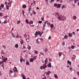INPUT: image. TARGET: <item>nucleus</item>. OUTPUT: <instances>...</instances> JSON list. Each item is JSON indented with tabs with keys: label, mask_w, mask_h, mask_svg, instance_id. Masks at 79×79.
Here are the masks:
<instances>
[{
	"label": "nucleus",
	"mask_w": 79,
	"mask_h": 79,
	"mask_svg": "<svg viewBox=\"0 0 79 79\" xmlns=\"http://www.w3.org/2000/svg\"><path fill=\"white\" fill-rule=\"evenodd\" d=\"M25 12H24V10H22V13L23 14V15H24V13Z\"/></svg>",
	"instance_id": "6e6d98bb"
},
{
	"label": "nucleus",
	"mask_w": 79,
	"mask_h": 79,
	"mask_svg": "<svg viewBox=\"0 0 79 79\" xmlns=\"http://www.w3.org/2000/svg\"><path fill=\"white\" fill-rule=\"evenodd\" d=\"M26 41L27 42H29V39H26Z\"/></svg>",
	"instance_id": "de8ad7c7"
},
{
	"label": "nucleus",
	"mask_w": 79,
	"mask_h": 79,
	"mask_svg": "<svg viewBox=\"0 0 79 79\" xmlns=\"http://www.w3.org/2000/svg\"><path fill=\"white\" fill-rule=\"evenodd\" d=\"M37 56H35L33 57V60H36V59H37Z\"/></svg>",
	"instance_id": "aec40b11"
},
{
	"label": "nucleus",
	"mask_w": 79,
	"mask_h": 79,
	"mask_svg": "<svg viewBox=\"0 0 79 79\" xmlns=\"http://www.w3.org/2000/svg\"><path fill=\"white\" fill-rule=\"evenodd\" d=\"M54 2V0H50L49 1L50 3H53Z\"/></svg>",
	"instance_id": "c9c22d12"
},
{
	"label": "nucleus",
	"mask_w": 79,
	"mask_h": 79,
	"mask_svg": "<svg viewBox=\"0 0 79 79\" xmlns=\"http://www.w3.org/2000/svg\"><path fill=\"white\" fill-rule=\"evenodd\" d=\"M22 7L23 8H26V5H23Z\"/></svg>",
	"instance_id": "bb28decb"
},
{
	"label": "nucleus",
	"mask_w": 79,
	"mask_h": 79,
	"mask_svg": "<svg viewBox=\"0 0 79 79\" xmlns=\"http://www.w3.org/2000/svg\"><path fill=\"white\" fill-rule=\"evenodd\" d=\"M46 26H48V21H46L45 22H44V24L43 25L44 29H45V27Z\"/></svg>",
	"instance_id": "f03ea898"
},
{
	"label": "nucleus",
	"mask_w": 79,
	"mask_h": 79,
	"mask_svg": "<svg viewBox=\"0 0 79 79\" xmlns=\"http://www.w3.org/2000/svg\"><path fill=\"white\" fill-rule=\"evenodd\" d=\"M59 13L58 12H56L55 14V16H59Z\"/></svg>",
	"instance_id": "5701e85b"
},
{
	"label": "nucleus",
	"mask_w": 79,
	"mask_h": 79,
	"mask_svg": "<svg viewBox=\"0 0 79 79\" xmlns=\"http://www.w3.org/2000/svg\"><path fill=\"white\" fill-rule=\"evenodd\" d=\"M44 52H45V53H47V52L48 51V49L47 48H44Z\"/></svg>",
	"instance_id": "2eb2a0df"
},
{
	"label": "nucleus",
	"mask_w": 79,
	"mask_h": 79,
	"mask_svg": "<svg viewBox=\"0 0 79 79\" xmlns=\"http://www.w3.org/2000/svg\"><path fill=\"white\" fill-rule=\"evenodd\" d=\"M2 61L3 62H6V61H7V60H8V58L6 57H5L4 58H3V59H2Z\"/></svg>",
	"instance_id": "423d86ee"
},
{
	"label": "nucleus",
	"mask_w": 79,
	"mask_h": 79,
	"mask_svg": "<svg viewBox=\"0 0 79 79\" xmlns=\"http://www.w3.org/2000/svg\"><path fill=\"white\" fill-rule=\"evenodd\" d=\"M0 64L1 65H3V62H0Z\"/></svg>",
	"instance_id": "13d9d810"
},
{
	"label": "nucleus",
	"mask_w": 79,
	"mask_h": 79,
	"mask_svg": "<svg viewBox=\"0 0 79 79\" xmlns=\"http://www.w3.org/2000/svg\"><path fill=\"white\" fill-rule=\"evenodd\" d=\"M26 64L27 65H29V62L28 61H27L26 62Z\"/></svg>",
	"instance_id": "72a5a7b5"
},
{
	"label": "nucleus",
	"mask_w": 79,
	"mask_h": 79,
	"mask_svg": "<svg viewBox=\"0 0 79 79\" xmlns=\"http://www.w3.org/2000/svg\"><path fill=\"white\" fill-rule=\"evenodd\" d=\"M2 61H3V60L2 59L1 57L0 58V63H1L2 62Z\"/></svg>",
	"instance_id": "4c0bfd02"
},
{
	"label": "nucleus",
	"mask_w": 79,
	"mask_h": 79,
	"mask_svg": "<svg viewBox=\"0 0 79 79\" xmlns=\"http://www.w3.org/2000/svg\"><path fill=\"white\" fill-rule=\"evenodd\" d=\"M3 48H4L5 49H6V46H5V45H3Z\"/></svg>",
	"instance_id": "bf43d9fd"
},
{
	"label": "nucleus",
	"mask_w": 79,
	"mask_h": 79,
	"mask_svg": "<svg viewBox=\"0 0 79 79\" xmlns=\"http://www.w3.org/2000/svg\"><path fill=\"white\" fill-rule=\"evenodd\" d=\"M32 24H29V25H30V26H31V27H33V26H34V25H33Z\"/></svg>",
	"instance_id": "864d4df0"
},
{
	"label": "nucleus",
	"mask_w": 79,
	"mask_h": 79,
	"mask_svg": "<svg viewBox=\"0 0 79 79\" xmlns=\"http://www.w3.org/2000/svg\"><path fill=\"white\" fill-rule=\"evenodd\" d=\"M64 38L65 39H68V36H67V35H65L64 37Z\"/></svg>",
	"instance_id": "e433bc0d"
},
{
	"label": "nucleus",
	"mask_w": 79,
	"mask_h": 79,
	"mask_svg": "<svg viewBox=\"0 0 79 79\" xmlns=\"http://www.w3.org/2000/svg\"><path fill=\"white\" fill-rule=\"evenodd\" d=\"M50 27L51 28H53V25L52 24L51 25Z\"/></svg>",
	"instance_id": "79ce46f5"
},
{
	"label": "nucleus",
	"mask_w": 79,
	"mask_h": 79,
	"mask_svg": "<svg viewBox=\"0 0 79 79\" xmlns=\"http://www.w3.org/2000/svg\"><path fill=\"white\" fill-rule=\"evenodd\" d=\"M21 23V21L18 20L17 21V24H19V23Z\"/></svg>",
	"instance_id": "3c124183"
},
{
	"label": "nucleus",
	"mask_w": 79,
	"mask_h": 79,
	"mask_svg": "<svg viewBox=\"0 0 79 79\" xmlns=\"http://www.w3.org/2000/svg\"><path fill=\"white\" fill-rule=\"evenodd\" d=\"M34 52H35V53L36 54H37V53H38V51H37V50H34Z\"/></svg>",
	"instance_id": "473e14b6"
},
{
	"label": "nucleus",
	"mask_w": 79,
	"mask_h": 79,
	"mask_svg": "<svg viewBox=\"0 0 79 79\" xmlns=\"http://www.w3.org/2000/svg\"><path fill=\"white\" fill-rule=\"evenodd\" d=\"M30 16H32V13H31L30 14Z\"/></svg>",
	"instance_id": "774afa93"
},
{
	"label": "nucleus",
	"mask_w": 79,
	"mask_h": 79,
	"mask_svg": "<svg viewBox=\"0 0 79 79\" xmlns=\"http://www.w3.org/2000/svg\"><path fill=\"white\" fill-rule=\"evenodd\" d=\"M29 24H33V21L31 20L30 21Z\"/></svg>",
	"instance_id": "7c9ffc66"
},
{
	"label": "nucleus",
	"mask_w": 79,
	"mask_h": 79,
	"mask_svg": "<svg viewBox=\"0 0 79 79\" xmlns=\"http://www.w3.org/2000/svg\"><path fill=\"white\" fill-rule=\"evenodd\" d=\"M65 8V6H64V5H62V9H63V8Z\"/></svg>",
	"instance_id": "c03bdc74"
},
{
	"label": "nucleus",
	"mask_w": 79,
	"mask_h": 79,
	"mask_svg": "<svg viewBox=\"0 0 79 79\" xmlns=\"http://www.w3.org/2000/svg\"><path fill=\"white\" fill-rule=\"evenodd\" d=\"M7 17H8L7 16H4V18H5V19H6V18H7Z\"/></svg>",
	"instance_id": "680f3d73"
},
{
	"label": "nucleus",
	"mask_w": 79,
	"mask_h": 79,
	"mask_svg": "<svg viewBox=\"0 0 79 79\" xmlns=\"http://www.w3.org/2000/svg\"><path fill=\"white\" fill-rule=\"evenodd\" d=\"M3 16V14L2 12L0 13V16Z\"/></svg>",
	"instance_id": "8fccbe9b"
},
{
	"label": "nucleus",
	"mask_w": 79,
	"mask_h": 79,
	"mask_svg": "<svg viewBox=\"0 0 79 79\" xmlns=\"http://www.w3.org/2000/svg\"><path fill=\"white\" fill-rule=\"evenodd\" d=\"M19 36L17 34V35L16 36V38H19Z\"/></svg>",
	"instance_id": "4d7b16f0"
},
{
	"label": "nucleus",
	"mask_w": 79,
	"mask_h": 79,
	"mask_svg": "<svg viewBox=\"0 0 79 79\" xmlns=\"http://www.w3.org/2000/svg\"><path fill=\"white\" fill-rule=\"evenodd\" d=\"M36 14V12H35V11H34L33 12V15H35Z\"/></svg>",
	"instance_id": "052dcab7"
},
{
	"label": "nucleus",
	"mask_w": 79,
	"mask_h": 79,
	"mask_svg": "<svg viewBox=\"0 0 79 79\" xmlns=\"http://www.w3.org/2000/svg\"><path fill=\"white\" fill-rule=\"evenodd\" d=\"M1 56H0V57L2 59H3V58H5V54H4V51H3V50L1 51Z\"/></svg>",
	"instance_id": "f257e3e1"
},
{
	"label": "nucleus",
	"mask_w": 79,
	"mask_h": 79,
	"mask_svg": "<svg viewBox=\"0 0 79 79\" xmlns=\"http://www.w3.org/2000/svg\"><path fill=\"white\" fill-rule=\"evenodd\" d=\"M4 7V5L2 4L1 6H0V10H2V9H3Z\"/></svg>",
	"instance_id": "1a4fd4ad"
},
{
	"label": "nucleus",
	"mask_w": 79,
	"mask_h": 79,
	"mask_svg": "<svg viewBox=\"0 0 79 79\" xmlns=\"http://www.w3.org/2000/svg\"><path fill=\"white\" fill-rule=\"evenodd\" d=\"M51 74V72L49 71L47 73V74L48 76L49 75H50V74Z\"/></svg>",
	"instance_id": "b1692460"
},
{
	"label": "nucleus",
	"mask_w": 79,
	"mask_h": 79,
	"mask_svg": "<svg viewBox=\"0 0 79 79\" xmlns=\"http://www.w3.org/2000/svg\"><path fill=\"white\" fill-rule=\"evenodd\" d=\"M54 6L55 7L57 8H60L61 6V5L60 4H54Z\"/></svg>",
	"instance_id": "20e7f679"
},
{
	"label": "nucleus",
	"mask_w": 79,
	"mask_h": 79,
	"mask_svg": "<svg viewBox=\"0 0 79 79\" xmlns=\"http://www.w3.org/2000/svg\"><path fill=\"white\" fill-rule=\"evenodd\" d=\"M13 70L15 71V72H16L17 73L18 72V70L17 69V68L15 66L14 67V69H13Z\"/></svg>",
	"instance_id": "0eeeda50"
},
{
	"label": "nucleus",
	"mask_w": 79,
	"mask_h": 79,
	"mask_svg": "<svg viewBox=\"0 0 79 79\" xmlns=\"http://www.w3.org/2000/svg\"><path fill=\"white\" fill-rule=\"evenodd\" d=\"M67 63L69 64L70 66H71V62L69 61V60L67 61Z\"/></svg>",
	"instance_id": "9b49d317"
},
{
	"label": "nucleus",
	"mask_w": 79,
	"mask_h": 79,
	"mask_svg": "<svg viewBox=\"0 0 79 79\" xmlns=\"http://www.w3.org/2000/svg\"><path fill=\"white\" fill-rule=\"evenodd\" d=\"M74 47H75L74 46L72 45L71 48H72V49H74Z\"/></svg>",
	"instance_id": "58836bf2"
},
{
	"label": "nucleus",
	"mask_w": 79,
	"mask_h": 79,
	"mask_svg": "<svg viewBox=\"0 0 79 79\" xmlns=\"http://www.w3.org/2000/svg\"><path fill=\"white\" fill-rule=\"evenodd\" d=\"M69 69L70 70H72V68L71 67H69Z\"/></svg>",
	"instance_id": "e2e57ef3"
},
{
	"label": "nucleus",
	"mask_w": 79,
	"mask_h": 79,
	"mask_svg": "<svg viewBox=\"0 0 79 79\" xmlns=\"http://www.w3.org/2000/svg\"><path fill=\"white\" fill-rule=\"evenodd\" d=\"M38 39L36 40V43H37V44H39V41H38Z\"/></svg>",
	"instance_id": "09e8293b"
},
{
	"label": "nucleus",
	"mask_w": 79,
	"mask_h": 79,
	"mask_svg": "<svg viewBox=\"0 0 79 79\" xmlns=\"http://www.w3.org/2000/svg\"><path fill=\"white\" fill-rule=\"evenodd\" d=\"M13 71L11 70H10L9 72V74H12L13 73Z\"/></svg>",
	"instance_id": "a19ab883"
},
{
	"label": "nucleus",
	"mask_w": 79,
	"mask_h": 79,
	"mask_svg": "<svg viewBox=\"0 0 79 79\" xmlns=\"http://www.w3.org/2000/svg\"><path fill=\"white\" fill-rule=\"evenodd\" d=\"M20 43L21 44V45H23V44L24 43V41H23V40L21 39L20 41Z\"/></svg>",
	"instance_id": "f8f14e48"
},
{
	"label": "nucleus",
	"mask_w": 79,
	"mask_h": 79,
	"mask_svg": "<svg viewBox=\"0 0 79 79\" xmlns=\"http://www.w3.org/2000/svg\"><path fill=\"white\" fill-rule=\"evenodd\" d=\"M38 23H40V24H41V23H42V21L39 20L38 21Z\"/></svg>",
	"instance_id": "a18cd8bd"
},
{
	"label": "nucleus",
	"mask_w": 79,
	"mask_h": 79,
	"mask_svg": "<svg viewBox=\"0 0 79 79\" xmlns=\"http://www.w3.org/2000/svg\"><path fill=\"white\" fill-rule=\"evenodd\" d=\"M62 55H63V56H64V54H62V53H61L60 52H59V56H61Z\"/></svg>",
	"instance_id": "f3484780"
},
{
	"label": "nucleus",
	"mask_w": 79,
	"mask_h": 79,
	"mask_svg": "<svg viewBox=\"0 0 79 79\" xmlns=\"http://www.w3.org/2000/svg\"><path fill=\"white\" fill-rule=\"evenodd\" d=\"M42 79H47V77H45L44 78H43Z\"/></svg>",
	"instance_id": "69168bd1"
},
{
	"label": "nucleus",
	"mask_w": 79,
	"mask_h": 79,
	"mask_svg": "<svg viewBox=\"0 0 79 79\" xmlns=\"http://www.w3.org/2000/svg\"><path fill=\"white\" fill-rule=\"evenodd\" d=\"M6 9L7 10H9V6L7 5H6Z\"/></svg>",
	"instance_id": "4be33fe9"
},
{
	"label": "nucleus",
	"mask_w": 79,
	"mask_h": 79,
	"mask_svg": "<svg viewBox=\"0 0 79 79\" xmlns=\"http://www.w3.org/2000/svg\"><path fill=\"white\" fill-rule=\"evenodd\" d=\"M23 61V59H21L20 60V61L21 62V63H22Z\"/></svg>",
	"instance_id": "49530a36"
},
{
	"label": "nucleus",
	"mask_w": 79,
	"mask_h": 79,
	"mask_svg": "<svg viewBox=\"0 0 79 79\" xmlns=\"http://www.w3.org/2000/svg\"><path fill=\"white\" fill-rule=\"evenodd\" d=\"M22 77L23 79H26V77H25V76L24 75Z\"/></svg>",
	"instance_id": "37998d69"
},
{
	"label": "nucleus",
	"mask_w": 79,
	"mask_h": 79,
	"mask_svg": "<svg viewBox=\"0 0 79 79\" xmlns=\"http://www.w3.org/2000/svg\"><path fill=\"white\" fill-rule=\"evenodd\" d=\"M69 37H73V34H72V33H69Z\"/></svg>",
	"instance_id": "ddd939ff"
},
{
	"label": "nucleus",
	"mask_w": 79,
	"mask_h": 79,
	"mask_svg": "<svg viewBox=\"0 0 79 79\" xmlns=\"http://www.w3.org/2000/svg\"><path fill=\"white\" fill-rule=\"evenodd\" d=\"M12 37H13V38H15V35H14V34L12 33Z\"/></svg>",
	"instance_id": "f704fd0d"
},
{
	"label": "nucleus",
	"mask_w": 79,
	"mask_h": 79,
	"mask_svg": "<svg viewBox=\"0 0 79 79\" xmlns=\"http://www.w3.org/2000/svg\"><path fill=\"white\" fill-rule=\"evenodd\" d=\"M38 35H40V36H42V34L41 32H40V31H39L38 32Z\"/></svg>",
	"instance_id": "4468645a"
},
{
	"label": "nucleus",
	"mask_w": 79,
	"mask_h": 79,
	"mask_svg": "<svg viewBox=\"0 0 79 79\" xmlns=\"http://www.w3.org/2000/svg\"><path fill=\"white\" fill-rule=\"evenodd\" d=\"M7 2H5V3H4V5H7Z\"/></svg>",
	"instance_id": "338daca9"
},
{
	"label": "nucleus",
	"mask_w": 79,
	"mask_h": 79,
	"mask_svg": "<svg viewBox=\"0 0 79 79\" xmlns=\"http://www.w3.org/2000/svg\"><path fill=\"white\" fill-rule=\"evenodd\" d=\"M57 18L59 20H61L62 19V15H59L57 16Z\"/></svg>",
	"instance_id": "39448f33"
},
{
	"label": "nucleus",
	"mask_w": 79,
	"mask_h": 79,
	"mask_svg": "<svg viewBox=\"0 0 79 79\" xmlns=\"http://www.w3.org/2000/svg\"><path fill=\"white\" fill-rule=\"evenodd\" d=\"M35 37H37V35H38V32H36L35 33Z\"/></svg>",
	"instance_id": "c756f323"
},
{
	"label": "nucleus",
	"mask_w": 79,
	"mask_h": 79,
	"mask_svg": "<svg viewBox=\"0 0 79 79\" xmlns=\"http://www.w3.org/2000/svg\"><path fill=\"white\" fill-rule=\"evenodd\" d=\"M7 23V22H6V20H5L4 22V24H6Z\"/></svg>",
	"instance_id": "603ef678"
},
{
	"label": "nucleus",
	"mask_w": 79,
	"mask_h": 79,
	"mask_svg": "<svg viewBox=\"0 0 79 79\" xmlns=\"http://www.w3.org/2000/svg\"><path fill=\"white\" fill-rule=\"evenodd\" d=\"M47 66L46 65V64H44L43 66H41L40 67V69L41 70H42V69H45L46 68H47Z\"/></svg>",
	"instance_id": "7ed1b4c3"
},
{
	"label": "nucleus",
	"mask_w": 79,
	"mask_h": 79,
	"mask_svg": "<svg viewBox=\"0 0 79 79\" xmlns=\"http://www.w3.org/2000/svg\"><path fill=\"white\" fill-rule=\"evenodd\" d=\"M35 1H34L32 4H31V5H32L33 6H35Z\"/></svg>",
	"instance_id": "a211bd4d"
},
{
	"label": "nucleus",
	"mask_w": 79,
	"mask_h": 79,
	"mask_svg": "<svg viewBox=\"0 0 79 79\" xmlns=\"http://www.w3.org/2000/svg\"><path fill=\"white\" fill-rule=\"evenodd\" d=\"M73 19L74 20H76V19L77 18V17H76V15H74L73 16Z\"/></svg>",
	"instance_id": "393cba45"
},
{
	"label": "nucleus",
	"mask_w": 79,
	"mask_h": 79,
	"mask_svg": "<svg viewBox=\"0 0 79 79\" xmlns=\"http://www.w3.org/2000/svg\"><path fill=\"white\" fill-rule=\"evenodd\" d=\"M27 50L28 51L31 49V47L29 46L28 45V47L27 48Z\"/></svg>",
	"instance_id": "dca6fc26"
},
{
	"label": "nucleus",
	"mask_w": 79,
	"mask_h": 79,
	"mask_svg": "<svg viewBox=\"0 0 79 79\" xmlns=\"http://www.w3.org/2000/svg\"><path fill=\"white\" fill-rule=\"evenodd\" d=\"M66 19V18L64 17V16H63L62 17V21H64V20H65Z\"/></svg>",
	"instance_id": "6ab92c4d"
},
{
	"label": "nucleus",
	"mask_w": 79,
	"mask_h": 79,
	"mask_svg": "<svg viewBox=\"0 0 79 79\" xmlns=\"http://www.w3.org/2000/svg\"><path fill=\"white\" fill-rule=\"evenodd\" d=\"M30 62H33V61H34V59H32V58H31L30 59Z\"/></svg>",
	"instance_id": "cd10ccee"
},
{
	"label": "nucleus",
	"mask_w": 79,
	"mask_h": 79,
	"mask_svg": "<svg viewBox=\"0 0 79 79\" xmlns=\"http://www.w3.org/2000/svg\"><path fill=\"white\" fill-rule=\"evenodd\" d=\"M47 66L48 68H51L52 66L51 63H50L48 64L47 65Z\"/></svg>",
	"instance_id": "9d476101"
},
{
	"label": "nucleus",
	"mask_w": 79,
	"mask_h": 79,
	"mask_svg": "<svg viewBox=\"0 0 79 79\" xmlns=\"http://www.w3.org/2000/svg\"><path fill=\"white\" fill-rule=\"evenodd\" d=\"M22 50L23 52H26V47H24L22 48Z\"/></svg>",
	"instance_id": "6e6552de"
},
{
	"label": "nucleus",
	"mask_w": 79,
	"mask_h": 79,
	"mask_svg": "<svg viewBox=\"0 0 79 79\" xmlns=\"http://www.w3.org/2000/svg\"><path fill=\"white\" fill-rule=\"evenodd\" d=\"M45 61V64H46V63H47V62L48 61V58H46V60H44Z\"/></svg>",
	"instance_id": "a878e982"
},
{
	"label": "nucleus",
	"mask_w": 79,
	"mask_h": 79,
	"mask_svg": "<svg viewBox=\"0 0 79 79\" xmlns=\"http://www.w3.org/2000/svg\"><path fill=\"white\" fill-rule=\"evenodd\" d=\"M25 21L26 23L27 24H29V21L28 20H27V19H26Z\"/></svg>",
	"instance_id": "c85d7f7f"
},
{
	"label": "nucleus",
	"mask_w": 79,
	"mask_h": 79,
	"mask_svg": "<svg viewBox=\"0 0 79 79\" xmlns=\"http://www.w3.org/2000/svg\"><path fill=\"white\" fill-rule=\"evenodd\" d=\"M25 38H26V39H29V35H26V36H25Z\"/></svg>",
	"instance_id": "412c9836"
},
{
	"label": "nucleus",
	"mask_w": 79,
	"mask_h": 79,
	"mask_svg": "<svg viewBox=\"0 0 79 79\" xmlns=\"http://www.w3.org/2000/svg\"><path fill=\"white\" fill-rule=\"evenodd\" d=\"M49 61H52V59L49 58Z\"/></svg>",
	"instance_id": "0e129e2a"
},
{
	"label": "nucleus",
	"mask_w": 79,
	"mask_h": 79,
	"mask_svg": "<svg viewBox=\"0 0 79 79\" xmlns=\"http://www.w3.org/2000/svg\"><path fill=\"white\" fill-rule=\"evenodd\" d=\"M15 47L16 48H18V44H16L15 45Z\"/></svg>",
	"instance_id": "ea45409f"
},
{
	"label": "nucleus",
	"mask_w": 79,
	"mask_h": 79,
	"mask_svg": "<svg viewBox=\"0 0 79 79\" xmlns=\"http://www.w3.org/2000/svg\"><path fill=\"white\" fill-rule=\"evenodd\" d=\"M31 8H29V9H28V11H29V13H30V12L31 11Z\"/></svg>",
	"instance_id": "5fc2aeb1"
},
{
	"label": "nucleus",
	"mask_w": 79,
	"mask_h": 79,
	"mask_svg": "<svg viewBox=\"0 0 79 79\" xmlns=\"http://www.w3.org/2000/svg\"><path fill=\"white\" fill-rule=\"evenodd\" d=\"M54 77L55 78H56V79H58V76L56 74H54Z\"/></svg>",
	"instance_id": "2f4dec72"
}]
</instances>
